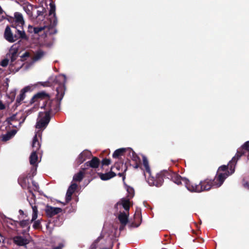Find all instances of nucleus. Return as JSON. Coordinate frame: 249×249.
<instances>
[{"label": "nucleus", "instance_id": "nucleus-19", "mask_svg": "<svg viewBox=\"0 0 249 249\" xmlns=\"http://www.w3.org/2000/svg\"><path fill=\"white\" fill-rule=\"evenodd\" d=\"M30 56V54L28 52H25L21 56V58L20 60H18L19 61V62L18 64L20 65V66L18 67H17L16 69V71H18L23 66L24 63L22 62L26 60L27 58L29 57Z\"/></svg>", "mask_w": 249, "mask_h": 249}, {"label": "nucleus", "instance_id": "nucleus-20", "mask_svg": "<svg viewBox=\"0 0 249 249\" xmlns=\"http://www.w3.org/2000/svg\"><path fill=\"white\" fill-rule=\"evenodd\" d=\"M34 5L29 3V2L24 3L23 4V8L24 11L26 12L27 14L30 16L32 15V10L33 8Z\"/></svg>", "mask_w": 249, "mask_h": 249}, {"label": "nucleus", "instance_id": "nucleus-32", "mask_svg": "<svg viewBox=\"0 0 249 249\" xmlns=\"http://www.w3.org/2000/svg\"><path fill=\"white\" fill-rule=\"evenodd\" d=\"M17 113L13 114L11 116L6 118L5 122H7L8 125H12V122L18 121V120L16 118Z\"/></svg>", "mask_w": 249, "mask_h": 249}, {"label": "nucleus", "instance_id": "nucleus-27", "mask_svg": "<svg viewBox=\"0 0 249 249\" xmlns=\"http://www.w3.org/2000/svg\"><path fill=\"white\" fill-rule=\"evenodd\" d=\"M50 9L49 10V16H51L53 15V17L54 18V19L53 20V24H56V14H55V6L54 3L53 2L50 3Z\"/></svg>", "mask_w": 249, "mask_h": 249}, {"label": "nucleus", "instance_id": "nucleus-41", "mask_svg": "<svg viewBox=\"0 0 249 249\" xmlns=\"http://www.w3.org/2000/svg\"><path fill=\"white\" fill-rule=\"evenodd\" d=\"M39 84L43 87H51L53 85L50 81L40 82Z\"/></svg>", "mask_w": 249, "mask_h": 249}, {"label": "nucleus", "instance_id": "nucleus-36", "mask_svg": "<svg viewBox=\"0 0 249 249\" xmlns=\"http://www.w3.org/2000/svg\"><path fill=\"white\" fill-rule=\"evenodd\" d=\"M77 188V184L75 183H72L68 188V190L74 193Z\"/></svg>", "mask_w": 249, "mask_h": 249}, {"label": "nucleus", "instance_id": "nucleus-16", "mask_svg": "<svg viewBox=\"0 0 249 249\" xmlns=\"http://www.w3.org/2000/svg\"><path fill=\"white\" fill-rule=\"evenodd\" d=\"M98 175L102 180H107L115 177L116 175L114 172L111 171L105 174L98 173Z\"/></svg>", "mask_w": 249, "mask_h": 249}, {"label": "nucleus", "instance_id": "nucleus-59", "mask_svg": "<svg viewBox=\"0 0 249 249\" xmlns=\"http://www.w3.org/2000/svg\"><path fill=\"white\" fill-rule=\"evenodd\" d=\"M248 159L249 160V155L248 156Z\"/></svg>", "mask_w": 249, "mask_h": 249}, {"label": "nucleus", "instance_id": "nucleus-34", "mask_svg": "<svg viewBox=\"0 0 249 249\" xmlns=\"http://www.w3.org/2000/svg\"><path fill=\"white\" fill-rule=\"evenodd\" d=\"M73 193L70 191V190H67L66 195V203H69L71 199V196Z\"/></svg>", "mask_w": 249, "mask_h": 249}, {"label": "nucleus", "instance_id": "nucleus-8", "mask_svg": "<svg viewBox=\"0 0 249 249\" xmlns=\"http://www.w3.org/2000/svg\"><path fill=\"white\" fill-rule=\"evenodd\" d=\"M18 183L23 189H27L28 192L32 194L34 198H35V195L31 189V187L30 186L27 176H20L18 178Z\"/></svg>", "mask_w": 249, "mask_h": 249}, {"label": "nucleus", "instance_id": "nucleus-52", "mask_svg": "<svg viewBox=\"0 0 249 249\" xmlns=\"http://www.w3.org/2000/svg\"><path fill=\"white\" fill-rule=\"evenodd\" d=\"M18 0L22 5L24 4V3L28 2V1H26L25 0Z\"/></svg>", "mask_w": 249, "mask_h": 249}, {"label": "nucleus", "instance_id": "nucleus-50", "mask_svg": "<svg viewBox=\"0 0 249 249\" xmlns=\"http://www.w3.org/2000/svg\"><path fill=\"white\" fill-rule=\"evenodd\" d=\"M43 14V12L42 11H39V10H38L37 11V16H42Z\"/></svg>", "mask_w": 249, "mask_h": 249}, {"label": "nucleus", "instance_id": "nucleus-31", "mask_svg": "<svg viewBox=\"0 0 249 249\" xmlns=\"http://www.w3.org/2000/svg\"><path fill=\"white\" fill-rule=\"evenodd\" d=\"M44 55V52L41 50H39L37 51L36 53L35 54L33 58V60L34 61H36L40 60L41 58L43 57Z\"/></svg>", "mask_w": 249, "mask_h": 249}, {"label": "nucleus", "instance_id": "nucleus-37", "mask_svg": "<svg viewBox=\"0 0 249 249\" xmlns=\"http://www.w3.org/2000/svg\"><path fill=\"white\" fill-rule=\"evenodd\" d=\"M45 29V27H34L33 29L34 33L36 34L39 33V32L42 31Z\"/></svg>", "mask_w": 249, "mask_h": 249}, {"label": "nucleus", "instance_id": "nucleus-24", "mask_svg": "<svg viewBox=\"0 0 249 249\" xmlns=\"http://www.w3.org/2000/svg\"><path fill=\"white\" fill-rule=\"evenodd\" d=\"M37 151H33L30 156V163L31 165H35L36 164V161L38 160Z\"/></svg>", "mask_w": 249, "mask_h": 249}, {"label": "nucleus", "instance_id": "nucleus-15", "mask_svg": "<svg viewBox=\"0 0 249 249\" xmlns=\"http://www.w3.org/2000/svg\"><path fill=\"white\" fill-rule=\"evenodd\" d=\"M131 148H121L116 150L112 155L113 158H118L121 156H123L126 152L130 151Z\"/></svg>", "mask_w": 249, "mask_h": 249}, {"label": "nucleus", "instance_id": "nucleus-40", "mask_svg": "<svg viewBox=\"0 0 249 249\" xmlns=\"http://www.w3.org/2000/svg\"><path fill=\"white\" fill-rule=\"evenodd\" d=\"M9 61V59L7 57V58L4 59L0 62V65L3 67H6L8 65Z\"/></svg>", "mask_w": 249, "mask_h": 249}, {"label": "nucleus", "instance_id": "nucleus-14", "mask_svg": "<svg viewBox=\"0 0 249 249\" xmlns=\"http://www.w3.org/2000/svg\"><path fill=\"white\" fill-rule=\"evenodd\" d=\"M15 24L17 27L18 25L22 26L24 24V21L22 14L19 12H16L14 14Z\"/></svg>", "mask_w": 249, "mask_h": 249}, {"label": "nucleus", "instance_id": "nucleus-4", "mask_svg": "<svg viewBox=\"0 0 249 249\" xmlns=\"http://www.w3.org/2000/svg\"><path fill=\"white\" fill-rule=\"evenodd\" d=\"M48 110L44 112H40V118L38 119L36 123V127L38 129H45L48 125L51 120L50 114L53 112H57L59 109L56 106L55 107H51L47 105Z\"/></svg>", "mask_w": 249, "mask_h": 249}, {"label": "nucleus", "instance_id": "nucleus-55", "mask_svg": "<svg viewBox=\"0 0 249 249\" xmlns=\"http://www.w3.org/2000/svg\"><path fill=\"white\" fill-rule=\"evenodd\" d=\"M25 119H26V117H24L22 121L19 123V125H21V124H22L24 122Z\"/></svg>", "mask_w": 249, "mask_h": 249}, {"label": "nucleus", "instance_id": "nucleus-28", "mask_svg": "<svg viewBox=\"0 0 249 249\" xmlns=\"http://www.w3.org/2000/svg\"><path fill=\"white\" fill-rule=\"evenodd\" d=\"M128 152L133 161L135 162H141L140 158L132 149L130 151H128Z\"/></svg>", "mask_w": 249, "mask_h": 249}, {"label": "nucleus", "instance_id": "nucleus-43", "mask_svg": "<svg viewBox=\"0 0 249 249\" xmlns=\"http://www.w3.org/2000/svg\"><path fill=\"white\" fill-rule=\"evenodd\" d=\"M32 89V86H26L24 87L22 90L23 91L25 92V93L27 91H31Z\"/></svg>", "mask_w": 249, "mask_h": 249}, {"label": "nucleus", "instance_id": "nucleus-44", "mask_svg": "<svg viewBox=\"0 0 249 249\" xmlns=\"http://www.w3.org/2000/svg\"><path fill=\"white\" fill-rule=\"evenodd\" d=\"M32 184H33V185L34 186V187H35L34 190L38 191V190L39 188V185H38V184L34 180L32 181Z\"/></svg>", "mask_w": 249, "mask_h": 249}, {"label": "nucleus", "instance_id": "nucleus-57", "mask_svg": "<svg viewBox=\"0 0 249 249\" xmlns=\"http://www.w3.org/2000/svg\"><path fill=\"white\" fill-rule=\"evenodd\" d=\"M119 175L121 177L122 176V173H119Z\"/></svg>", "mask_w": 249, "mask_h": 249}, {"label": "nucleus", "instance_id": "nucleus-26", "mask_svg": "<svg viewBox=\"0 0 249 249\" xmlns=\"http://www.w3.org/2000/svg\"><path fill=\"white\" fill-rule=\"evenodd\" d=\"M25 97V92L23 91V90L21 89L19 96L17 97V98L16 99V102L15 103V105L16 106V107H18L21 104V101H22L24 100Z\"/></svg>", "mask_w": 249, "mask_h": 249}, {"label": "nucleus", "instance_id": "nucleus-45", "mask_svg": "<svg viewBox=\"0 0 249 249\" xmlns=\"http://www.w3.org/2000/svg\"><path fill=\"white\" fill-rule=\"evenodd\" d=\"M33 29H34V27L31 25H29L28 28V32L32 33H34Z\"/></svg>", "mask_w": 249, "mask_h": 249}, {"label": "nucleus", "instance_id": "nucleus-2", "mask_svg": "<svg viewBox=\"0 0 249 249\" xmlns=\"http://www.w3.org/2000/svg\"><path fill=\"white\" fill-rule=\"evenodd\" d=\"M164 178H166L178 185L181 184L182 179L184 178L171 170H163L160 173H158L156 177H150L148 178L147 182L150 186H156V187H160L164 181Z\"/></svg>", "mask_w": 249, "mask_h": 249}, {"label": "nucleus", "instance_id": "nucleus-42", "mask_svg": "<svg viewBox=\"0 0 249 249\" xmlns=\"http://www.w3.org/2000/svg\"><path fill=\"white\" fill-rule=\"evenodd\" d=\"M127 191L128 193V194H129V196L132 197L134 196V190L133 189V188H131V187H128L127 189Z\"/></svg>", "mask_w": 249, "mask_h": 249}, {"label": "nucleus", "instance_id": "nucleus-25", "mask_svg": "<svg viewBox=\"0 0 249 249\" xmlns=\"http://www.w3.org/2000/svg\"><path fill=\"white\" fill-rule=\"evenodd\" d=\"M4 19H7L10 23H12L11 27L16 29L17 27L15 26V24L14 17L8 16L7 15H6L5 17L4 16L0 17V21H2Z\"/></svg>", "mask_w": 249, "mask_h": 249}, {"label": "nucleus", "instance_id": "nucleus-13", "mask_svg": "<svg viewBox=\"0 0 249 249\" xmlns=\"http://www.w3.org/2000/svg\"><path fill=\"white\" fill-rule=\"evenodd\" d=\"M119 214L118 216V218L123 226H125L128 222V213L123 212L119 211Z\"/></svg>", "mask_w": 249, "mask_h": 249}, {"label": "nucleus", "instance_id": "nucleus-18", "mask_svg": "<svg viewBox=\"0 0 249 249\" xmlns=\"http://www.w3.org/2000/svg\"><path fill=\"white\" fill-rule=\"evenodd\" d=\"M17 131L15 129H13L8 131L5 134L3 135L2 137V140L3 142H6L11 139L17 133Z\"/></svg>", "mask_w": 249, "mask_h": 249}, {"label": "nucleus", "instance_id": "nucleus-46", "mask_svg": "<svg viewBox=\"0 0 249 249\" xmlns=\"http://www.w3.org/2000/svg\"><path fill=\"white\" fill-rule=\"evenodd\" d=\"M140 165L141 162H135L133 167L135 169H137L140 166Z\"/></svg>", "mask_w": 249, "mask_h": 249}, {"label": "nucleus", "instance_id": "nucleus-48", "mask_svg": "<svg viewBox=\"0 0 249 249\" xmlns=\"http://www.w3.org/2000/svg\"><path fill=\"white\" fill-rule=\"evenodd\" d=\"M134 218H135V220H136V219L137 218H138V219H140L141 220H142V218L141 217V216H140L139 214L135 213V215H134Z\"/></svg>", "mask_w": 249, "mask_h": 249}, {"label": "nucleus", "instance_id": "nucleus-39", "mask_svg": "<svg viewBox=\"0 0 249 249\" xmlns=\"http://www.w3.org/2000/svg\"><path fill=\"white\" fill-rule=\"evenodd\" d=\"M41 227L40 222L39 220L35 221L33 224V228L35 229H39Z\"/></svg>", "mask_w": 249, "mask_h": 249}, {"label": "nucleus", "instance_id": "nucleus-38", "mask_svg": "<svg viewBox=\"0 0 249 249\" xmlns=\"http://www.w3.org/2000/svg\"><path fill=\"white\" fill-rule=\"evenodd\" d=\"M228 166H227V165H223L220 166L218 168L217 174H219V173H218V172L219 171L227 172L228 170Z\"/></svg>", "mask_w": 249, "mask_h": 249}, {"label": "nucleus", "instance_id": "nucleus-12", "mask_svg": "<svg viewBox=\"0 0 249 249\" xmlns=\"http://www.w3.org/2000/svg\"><path fill=\"white\" fill-rule=\"evenodd\" d=\"M62 209L60 208H55L50 206H47L45 212L48 217H52L55 215L62 212Z\"/></svg>", "mask_w": 249, "mask_h": 249}, {"label": "nucleus", "instance_id": "nucleus-17", "mask_svg": "<svg viewBox=\"0 0 249 249\" xmlns=\"http://www.w3.org/2000/svg\"><path fill=\"white\" fill-rule=\"evenodd\" d=\"M14 242L16 244L20 246H25L28 243L26 239L19 236L14 237Z\"/></svg>", "mask_w": 249, "mask_h": 249}, {"label": "nucleus", "instance_id": "nucleus-33", "mask_svg": "<svg viewBox=\"0 0 249 249\" xmlns=\"http://www.w3.org/2000/svg\"><path fill=\"white\" fill-rule=\"evenodd\" d=\"M85 160V155L83 153H81L77 159V162L78 164H81Z\"/></svg>", "mask_w": 249, "mask_h": 249}, {"label": "nucleus", "instance_id": "nucleus-9", "mask_svg": "<svg viewBox=\"0 0 249 249\" xmlns=\"http://www.w3.org/2000/svg\"><path fill=\"white\" fill-rule=\"evenodd\" d=\"M182 181L185 184L187 189L190 192H195L197 193L201 192V188L200 187L199 184H196V183L191 182L187 178L182 179Z\"/></svg>", "mask_w": 249, "mask_h": 249}, {"label": "nucleus", "instance_id": "nucleus-11", "mask_svg": "<svg viewBox=\"0 0 249 249\" xmlns=\"http://www.w3.org/2000/svg\"><path fill=\"white\" fill-rule=\"evenodd\" d=\"M122 206L123 208L127 212L130 209V201L129 199L123 198L118 202L114 206V209L116 212H118L119 207Z\"/></svg>", "mask_w": 249, "mask_h": 249}, {"label": "nucleus", "instance_id": "nucleus-51", "mask_svg": "<svg viewBox=\"0 0 249 249\" xmlns=\"http://www.w3.org/2000/svg\"><path fill=\"white\" fill-rule=\"evenodd\" d=\"M244 186L245 187L249 189V182H247L244 183Z\"/></svg>", "mask_w": 249, "mask_h": 249}, {"label": "nucleus", "instance_id": "nucleus-6", "mask_svg": "<svg viewBox=\"0 0 249 249\" xmlns=\"http://www.w3.org/2000/svg\"><path fill=\"white\" fill-rule=\"evenodd\" d=\"M18 47H16V44H14L11 47L9 52L6 54L7 57L10 59V66L12 67L15 66L19 62V60L15 62L18 57Z\"/></svg>", "mask_w": 249, "mask_h": 249}, {"label": "nucleus", "instance_id": "nucleus-10", "mask_svg": "<svg viewBox=\"0 0 249 249\" xmlns=\"http://www.w3.org/2000/svg\"><path fill=\"white\" fill-rule=\"evenodd\" d=\"M100 164V160L96 157H93L90 160H89L84 164V168L82 169L84 171L88 170L89 167L92 168H97Z\"/></svg>", "mask_w": 249, "mask_h": 249}, {"label": "nucleus", "instance_id": "nucleus-35", "mask_svg": "<svg viewBox=\"0 0 249 249\" xmlns=\"http://www.w3.org/2000/svg\"><path fill=\"white\" fill-rule=\"evenodd\" d=\"M102 166H107L111 163V160L109 159L105 158L102 160L101 162L100 161Z\"/></svg>", "mask_w": 249, "mask_h": 249}, {"label": "nucleus", "instance_id": "nucleus-47", "mask_svg": "<svg viewBox=\"0 0 249 249\" xmlns=\"http://www.w3.org/2000/svg\"><path fill=\"white\" fill-rule=\"evenodd\" d=\"M5 108V105L3 104L1 101H0V110H3Z\"/></svg>", "mask_w": 249, "mask_h": 249}, {"label": "nucleus", "instance_id": "nucleus-58", "mask_svg": "<svg viewBox=\"0 0 249 249\" xmlns=\"http://www.w3.org/2000/svg\"><path fill=\"white\" fill-rule=\"evenodd\" d=\"M13 96H14V98H15V93H14L13 94Z\"/></svg>", "mask_w": 249, "mask_h": 249}, {"label": "nucleus", "instance_id": "nucleus-30", "mask_svg": "<svg viewBox=\"0 0 249 249\" xmlns=\"http://www.w3.org/2000/svg\"><path fill=\"white\" fill-rule=\"evenodd\" d=\"M30 205L32 206V208L33 209V214H32V218L31 220V221H35L37 217V214H38V211H37V207L36 205H33L30 202Z\"/></svg>", "mask_w": 249, "mask_h": 249}, {"label": "nucleus", "instance_id": "nucleus-49", "mask_svg": "<svg viewBox=\"0 0 249 249\" xmlns=\"http://www.w3.org/2000/svg\"><path fill=\"white\" fill-rule=\"evenodd\" d=\"M63 246L62 244H59L58 246L53 248L52 249H62Z\"/></svg>", "mask_w": 249, "mask_h": 249}, {"label": "nucleus", "instance_id": "nucleus-5", "mask_svg": "<svg viewBox=\"0 0 249 249\" xmlns=\"http://www.w3.org/2000/svg\"><path fill=\"white\" fill-rule=\"evenodd\" d=\"M16 32L15 35L13 34L10 27L7 26L4 33V38L10 43H13L19 38L25 40H28V37L26 36L24 31H21L18 29H15Z\"/></svg>", "mask_w": 249, "mask_h": 249}, {"label": "nucleus", "instance_id": "nucleus-29", "mask_svg": "<svg viewBox=\"0 0 249 249\" xmlns=\"http://www.w3.org/2000/svg\"><path fill=\"white\" fill-rule=\"evenodd\" d=\"M33 221H30L29 219L26 220H22L18 222L19 225L22 228H27L28 230L30 229V224Z\"/></svg>", "mask_w": 249, "mask_h": 249}, {"label": "nucleus", "instance_id": "nucleus-21", "mask_svg": "<svg viewBox=\"0 0 249 249\" xmlns=\"http://www.w3.org/2000/svg\"><path fill=\"white\" fill-rule=\"evenodd\" d=\"M86 173V170L80 171L78 173L75 174L73 177V180L74 181L80 182L84 177V174Z\"/></svg>", "mask_w": 249, "mask_h": 249}, {"label": "nucleus", "instance_id": "nucleus-23", "mask_svg": "<svg viewBox=\"0 0 249 249\" xmlns=\"http://www.w3.org/2000/svg\"><path fill=\"white\" fill-rule=\"evenodd\" d=\"M143 165L145 168V171L149 175V178L153 177L151 175V170L149 166L148 161L146 157H142Z\"/></svg>", "mask_w": 249, "mask_h": 249}, {"label": "nucleus", "instance_id": "nucleus-1", "mask_svg": "<svg viewBox=\"0 0 249 249\" xmlns=\"http://www.w3.org/2000/svg\"><path fill=\"white\" fill-rule=\"evenodd\" d=\"M53 82L54 85H58L56 89V101L51 100L50 94L45 91L38 92L33 96L30 101V105L34 104V108L38 109L40 107L41 108L48 110L47 105H49L51 107H55L56 106L58 109L60 108L61 101L66 90V77L64 75H59L55 77Z\"/></svg>", "mask_w": 249, "mask_h": 249}, {"label": "nucleus", "instance_id": "nucleus-54", "mask_svg": "<svg viewBox=\"0 0 249 249\" xmlns=\"http://www.w3.org/2000/svg\"><path fill=\"white\" fill-rule=\"evenodd\" d=\"M19 213L20 215H24V212L22 210H19Z\"/></svg>", "mask_w": 249, "mask_h": 249}, {"label": "nucleus", "instance_id": "nucleus-22", "mask_svg": "<svg viewBox=\"0 0 249 249\" xmlns=\"http://www.w3.org/2000/svg\"><path fill=\"white\" fill-rule=\"evenodd\" d=\"M32 147L33 148V151H37L40 147V144L36 135H35L33 138Z\"/></svg>", "mask_w": 249, "mask_h": 249}, {"label": "nucleus", "instance_id": "nucleus-56", "mask_svg": "<svg viewBox=\"0 0 249 249\" xmlns=\"http://www.w3.org/2000/svg\"><path fill=\"white\" fill-rule=\"evenodd\" d=\"M140 223H139V224H135V227H138V226L140 225Z\"/></svg>", "mask_w": 249, "mask_h": 249}, {"label": "nucleus", "instance_id": "nucleus-53", "mask_svg": "<svg viewBox=\"0 0 249 249\" xmlns=\"http://www.w3.org/2000/svg\"><path fill=\"white\" fill-rule=\"evenodd\" d=\"M125 226H123V225L121 224V226H120V228H119V230L120 231H123L124 229V227H125Z\"/></svg>", "mask_w": 249, "mask_h": 249}, {"label": "nucleus", "instance_id": "nucleus-7", "mask_svg": "<svg viewBox=\"0 0 249 249\" xmlns=\"http://www.w3.org/2000/svg\"><path fill=\"white\" fill-rule=\"evenodd\" d=\"M241 150H237V153L232 160L229 162L228 166H230L231 169L233 167L234 168L235 165L236 163L237 160L241 157L242 155L244 154V150L249 151V141L246 142L242 146Z\"/></svg>", "mask_w": 249, "mask_h": 249}, {"label": "nucleus", "instance_id": "nucleus-3", "mask_svg": "<svg viewBox=\"0 0 249 249\" xmlns=\"http://www.w3.org/2000/svg\"><path fill=\"white\" fill-rule=\"evenodd\" d=\"M229 176V172L216 174L213 179L206 178L199 182L200 187L202 191H209L212 187H219L223 183L225 179Z\"/></svg>", "mask_w": 249, "mask_h": 249}]
</instances>
